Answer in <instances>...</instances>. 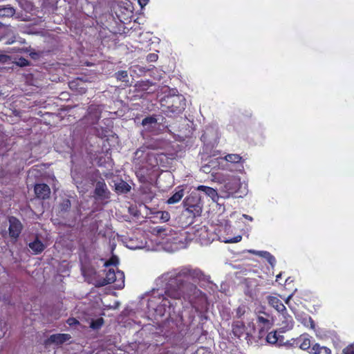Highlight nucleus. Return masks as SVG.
Wrapping results in <instances>:
<instances>
[{
    "label": "nucleus",
    "mask_w": 354,
    "mask_h": 354,
    "mask_svg": "<svg viewBox=\"0 0 354 354\" xmlns=\"http://www.w3.org/2000/svg\"><path fill=\"white\" fill-rule=\"evenodd\" d=\"M204 274L199 269L183 268L163 274L156 279L157 289H153L147 300L149 312L160 317L170 315L176 300L196 293V288L185 281L184 278L201 279Z\"/></svg>",
    "instance_id": "nucleus-1"
},
{
    "label": "nucleus",
    "mask_w": 354,
    "mask_h": 354,
    "mask_svg": "<svg viewBox=\"0 0 354 354\" xmlns=\"http://www.w3.org/2000/svg\"><path fill=\"white\" fill-rule=\"evenodd\" d=\"M108 283H113V287L115 289H122L124 286V274L123 272L120 271L115 268H109L104 279V282L102 285Z\"/></svg>",
    "instance_id": "nucleus-2"
},
{
    "label": "nucleus",
    "mask_w": 354,
    "mask_h": 354,
    "mask_svg": "<svg viewBox=\"0 0 354 354\" xmlns=\"http://www.w3.org/2000/svg\"><path fill=\"white\" fill-rule=\"evenodd\" d=\"M186 211L192 214L194 216H199L202 212L203 205L201 197L197 192H193L183 201Z\"/></svg>",
    "instance_id": "nucleus-3"
},
{
    "label": "nucleus",
    "mask_w": 354,
    "mask_h": 354,
    "mask_svg": "<svg viewBox=\"0 0 354 354\" xmlns=\"http://www.w3.org/2000/svg\"><path fill=\"white\" fill-rule=\"evenodd\" d=\"M242 184L241 179L235 176H232L224 182V185L221 192L224 194L223 197L229 198L231 195L234 194L239 192L241 188Z\"/></svg>",
    "instance_id": "nucleus-4"
},
{
    "label": "nucleus",
    "mask_w": 354,
    "mask_h": 354,
    "mask_svg": "<svg viewBox=\"0 0 354 354\" xmlns=\"http://www.w3.org/2000/svg\"><path fill=\"white\" fill-rule=\"evenodd\" d=\"M194 235L196 241L199 242L201 245H208L214 239V234L209 232L207 227L205 225L196 229Z\"/></svg>",
    "instance_id": "nucleus-5"
},
{
    "label": "nucleus",
    "mask_w": 354,
    "mask_h": 354,
    "mask_svg": "<svg viewBox=\"0 0 354 354\" xmlns=\"http://www.w3.org/2000/svg\"><path fill=\"white\" fill-rule=\"evenodd\" d=\"M279 330L281 333H285L291 330L294 326V321L290 315H289L286 310L280 313L279 315Z\"/></svg>",
    "instance_id": "nucleus-6"
},
{
    "label": "nucleus",
    "mask_w": 354,
    "mask_h": 354,
    "mask_svg": "<svg viewBox=\"0 0 354 354\" xmlns=\"http://www.w3.org/2000/svg\"><path fill=\"white\" fill-rule=\"evenodd\" d=\"M232 333L237 337H241L243 335L248 337L251 334V330L246 327L243 322L235 321L232 324Z\"/></svg>",
    "instance_id": "nucleus-7"
},
{
    "label": "nucleus",
    "mask_w": 354,
    "mask_h": 354,
    "mask_svg": "<svg viewBox=\"0 0 354 354\" xmlns=\"http://www.w3.org/2000/svg\"><path fill=\"white\" fill-rule=\"evenodd\" d=\"M9 234L12 238L17 239L22 230V225L21 222L15 217L9 218Z\"/></svg>",
    "instance_id": "nucleus-8"
},
{
    "label": "nucleus",
    "mask_w": 354,
    "mask_h": 354,
    "mask_svg": "<svg viewBox=\"0 0 354 354\" xmlns=\"http://www.w3.org/2000/svg\"><path fill=\"white\" fill-rule=\"evenodd\" d=\"M95 194L98 199L104 200L109 197V192L106 184L104 182H97L95 189Z\"/></svg>",
    "instance_id": "nucleus-9"
},
{
    "label": "nucleus",
    "mask_w": 354,
    "mask_h": 354,
    "mask_svg": "<svg viewBox=\"0 0 354 354\" xmlns=\"http://www.w3.org/2000/svg\"><path fill=\"white\" fill-rule=\"evenodd\" d=\"M267 300L269 305L274 308L279 314L286 310V306L277 297L268 296Z\"/></svg>",
    "instance_id": "nucleus-10"
},
{
    "label": "nucleus",
    "mask_w": 354,
    "mask_h": 354,
    "mask_svg": "<svg viewBox=\"0 0 354 354\" xmlns=\"http://www.w3.org/2000/svg\"><path fill=\"white\" fill-rule=\"evenodd\" d=\"M71 338L68 334H55L52 335L47 340L48 344H54L59 345L68 341Z\"/></svg>",
    "instance_id": "nucleus-11"
},
{
    "label": "nucleus",
    "mask_w": 354,
    "mask_h": 354,
    "mask_svg": "<svg viewBox=\"0 0 354 354\" xmlns=\"http://www.w3.org/2000/svg\"><path fill=\"white\" fill-rule=\"evenodd\" d=\"M35 192L38 198H48L50 193L49 187L46 184H37L35 187Z\"/></svg>",
    "instance_id": "nucleus-12"
},
{
    "label": "nucleus",
    "mask_w": 354,
    "mask_h": 354,
    "mask_svg": "<svg viewBox=\"0 0 354 354\" xmlns=\"http://www.w3.org/2000/svg\"><path fill=\"white\" fill-rule=\"evenodd\" d=\"M197 190L204 192L207 196L210 197L214 202H217L218 200L219 196L217 191L212 187L199 185L197 187Z\"/></svg>",
    "instance_id": "nucleus-13"
},
{
    "label": "nucleus",
    "mask_w": 354,
    "mask_h": 354,
    "mask_svg": "<svg viewBox=\"0 0 354 354\" xmlns=\"http://www.w3.org/2000/svg\"><path fill=\"white\" fill-rule=\"evenodd\" d=\"M248 252L265 258L272 266H274L276 262L275 258L268 252L249 250Z\"/></svg>",
    "instance_id": "nucleus-14"
},
{
    "label": "nucleus",
    "mask_w": 354,
    "mask_h": 354,
    "mask_svg": "<svg viewBox=\"0 0 354 354\" xmlns=\"http://www.w3.org/2000/svg\"><path fill=\"white\" fill-rule=\"evenodd\" d=\"M142 124L145 127V130L153 131L157 127L158 122L157 120L154 117L151 116L145 118L142 122Z\"/></svg>",
    "instance_id": "nucleus-15"
},
{
    "label": "nucleus",
    "mask_w": 354,
    "mask_h": 354,
    "mask_svg": "<svg viewBox=\"0 0 354 354\" xmlns=\"http://www.w3.org/2000/svg\"><path fill=\"white\" fill-rule=\"evenodd\" d=\"M297 344H299V348L302 350L310 348V340L307 335H301L298 338Z\"/></svg>",
    "instance_id": "nucleus-16"
},
{
    "label": "nucleus",
    "mask_w": 354,
    "mask_h": 354,
    "mask_svg": "<svg viewBox=\"0 0 354 354\" xmlns=\"http://www.w3.org/2000/svg\"><path fill=\"white\" fill-rule=\"evenodd\" d=\"M127 245L131 250L142 249L146 247V243L142 240L131 239L127 242Z\"/></svg>",
    "instance_id": "nucleus-17"
},
{
    "label": "nucleus",
    "mask_w": 354,
    "mask_h": 354,
    "mask_svg": "<svg viewBox=\"0 0 354 354\" xmlns=\"http://www.w3.org/2000/svg\"><path fill=\"white\" fill-rule=\"evenodd\" d=\"M30 248L35 253H41L45 248L44 245L38 239L29 243Z\"/></svg>",
    "instance_id": "nucleus-18"
},
{
    "label": "nucleus",
    "mask_w": 354,
    "mask_h": 354,
    "mask_svg": "<svg viewBox=\"0 0 354 354\" xmlns=\"http://www.w3.org/2000/svg\"><path fill=\"white\" fill-rule=\"evenodd\" d=\"M183 195V189H179L167 200V203L174 204L179 202L182 199Z\"/></svg>",
    "instance_id": "nucleus-19"
},
{
    "label": "nucleus",
    "mask_w": 354,
    "mask_h": 354,
    "mask_svg": "<svg viewBox=\"0 0 354 354\" xmlns=\"http://www.w3.org/2000/svg\"><path fill=\"white\" fill-rule=\"evenodd\" d=\"M15 12V9L10 6H5L0 8V17H10L14 15Z\"/></svg>",
    "instance_id": "nucleus-20"
},
{
    "label": "nucleus",
    "mask_w": 354,
    "mask_h": 354,
    "mask_svg": "<svg viewBox=\"0 0 354 354\" xmlns=\"http://www.w3.org/2000/svg\"><path fill=\"white\" fill-rule=\"evenodd\" d=\"M298 319L306 327L310 328L311 329H314L315 328V324H314L312 318L310 316H308L307 315H305L304 317H301L300 319L298 318Z\"/></svg>",
    "instance_id": "nucleus-21"
},
{
    "label": "nucleus",
    "mask_w": 354,
    "mask_h": 354,
    "mask_svg": "<svg viewBox=\"0 0 354 354\" xmlns=\"http://www.w3.org/2000/svg\"><path fill=\"white\" fill-rule=\"evenodd\" d=\"M267 341L270 344H278L279 345H281V340L279 339V337L277 335V332H271L267 335Z\"/></svg>",
    "instance_id": "nucleus-22"
},
{
    "label": "nucleus",
    "mask_w": 354,
    "mask_h": 354,
    "mask_svg": "<svg viewBox=\"0 0 354 354\" xmlns=\"http://www.w3.org/2000/svg\"><path fill=\"white\" fill-rule=\"evenodd\" d=\"M248 307L245 304L240 305L236 310V317L241 318L248 311Z\"/></svg>",
    "instance_id": "nucleus-23"
},
{
    "label": "nucleus",
    "mask_w": 354,
    "mask_h": 354,
    "mask_svg": "<svg viewBox=\"0 0 354 354\" xmlns=\"http://www.w3.org/2000/svg\"><path fill=\"white\" fill-rule=\"evenodd\" d=\"M224 158L226 161L232 163L240 162L242 159L239 154H228Z\"/></svg>",
    "instance_id": "nucleus-24"
},
{
    "label": "nucleus",
    "mask_w": 354,
    "mask_h": 354,
    "mask_svg": "<svg viewBox=\"0 0 354 354\" xmlns=\"http://www.w3.org/2000/svg\"><path fill=\"white\" fill-rule=\"evenodd\" d=\"M222 239V241L225 243H239L241 241L242 236L241 235H237L234 237H225L223 236L221 238Z\"/></svg>",
    "instance_id": "nucleus-25"
},
{
    "label": "nucleus",
    "mask_w": 354,
    "mask_h": 354,
    "mask_svg": "<svg viewBox=\"0 0 354 354\" xmlns=\"http://www.w3.org/2000/svg\"><path fill=\"white\" fill-rule=\"evenodd\" d=\"M116 190L120 192H128L130 189V186L125 182L122 181L116 185Z\"/></svg>",
    "instance_id": "nucleus-26"
},
{
    "label": "nucleus",
    "mask_w": 354,
    "mask_h": 354,
    "mask_svg": "<svg viewBox=\"0 0 354 354\" xmlns=\"http://www.w3.org/2000/svg\"><path fill=\"white\" fill-rule=\"evenodd\" d=\"M103 322H104L102 318L97 319L91 322L90 327L93 329H98L102 326Z\"/></svg>",
    "instance_id": "nucleus-27"
},
{
    "label": "nucleus",
    "mask_w": 354,
    "mask_h": 354,
    "mask_svg": "<svg viewBox=\"0 0 354 354\" xmlns=\"http://www.w3.org/2000/svg\"><path fill=\"white\" fill-rule=\"evenodd\" d=\"M257 322L258 323L263 324V327L269 328L270 326V320L263 316H258Z\"/></svg>",
    "instance_id": "nucleus-28"
},
{
    "label": "nucleus",
    "mask_w": 354,
    "mask_h": 354,
    "mask_svg": "<svg viewBox=\"0 0 354 354\" xmlns=\"http://www.w3.org/2000/svg\"><path fill=\"white\" fill-rule=\"evenodd\" d=\"M322 351V346H320L318 344H315L310 348V353L311 354H321Z\"/></svg>",
    "instance_id": "nucleus-29"
},
{
    "label": "nucleus",
    "mask_w": 354,
    "mask_h": 354,
    "mask_svg": "<svg viewBox=\"0 0 354 354\" xmlns=\"http://www.w3.org/2000/svg\"><path fill=\"white\" fill-rule=\"evenodd\" d=\"M115 75L118 80L122 81H125L128 77L127 72L125 71H119L115 74Z\"/></svg>",
    "instance_id": "nucleus-30"
},
{
    "label": "nucleus",
    "mask_w": 354,
    "mask_h": 354,
    "mask_svg": "<svg viewBox=\"0 0 354 354\" xmlns=\"http://www.w3.org/2000/svg\"><path fill=\"white\" fill-rule=\"evenodd\" d=\"M119 261H118V259L117 257H112L111 258V259L108 261H106L105 263H104V266H111V265H117Z\"/></svg>",
    "instance_id": "nucleus-31"
},
{
    "label": "nucleus",
    "mask_w": 354,
    "mask_h": 354,
    "mask_svg": "<svg viewBox=\"0 0 354 354\" xmlns=\"http://www.w3.org/2000/svg\"><path fill=\"white\" fill-rule=\"evenodd\" d=\"M343 353L344 354H353L354 353L353 345H349L347 347H346L343 350Z\"/></svg>",
    "instance_id": "nucleus-32"
},
{
    "label": "nucleus",
    "mask_w": 354,
    "mask_h": 354,
    "mask_svg": "<svg viewBox=\"0 0 354 354\" xmlns=\"http://www.w3.org/2000/svg\"><path fill=\"white\" fill-rule=\"evenodd\" d=\"M176 100H178V101H179V102H180V106L178 107V108H179V109H180V111L181 109H184V105H185V103L183 102V101H184V98H183V97L177 96L176 97H175V98L174 99V100H173V101H174V102H175V101H176Z\"/></svg>",
    "instance_id": "nucleus-33"
},
{
    "label": "nucleus",
    "mask_w": 354,
    "mask_h": 354,
    "mask_svg": "<svg viewBox=\"0 0 354 354\" xmlns=\"http://www.w3.org/2000/svg\"><path fill=\"white\" fill-rule=\"evenodd\" d=\"M155 230L156 231V232L158 234V235L160 236L162 239H165V236H167L168 234H161V233L162 232H164V229H162V227H157L155 228Z\"/></svg>",
    "instance_id": "nucleus-34"
},
{
    "label": "nucleus",
    "mask_w": 354,
    "mask_h": 354,
    "mask_svg": "<svg viewBox=\"0 0 354 354\" xmlns=\"http://www.w3.org/2000/svg\"><path fill=\"white\" fill-rule=\"evenodd\" d=\"M293 296V294L290 295L285 300V303L288 305V306L293 311L294 309L290 304V300Z\"/></svg>",
    "instance_id": "nucleus-35"
},
{
    "label": "nucleus",
    "mask_w": 354,
    "mask_h": 354,
    "mask_svg": "<svg viewBox=\"0 0 354 354\" xmlns=\"http://www.w3.org/2000/svg\"><path fill=\"white\" fill-rule=\"evenodd\" d=\"M211 354V353L207 351V349L205 348H201L200 349H198L196 352V354Z\"/></svg>",
    "instance_id": "nucleus-36"
},
{
    "label": "nucleus",
    "mask_w": 354,
    "mask_h": 354,
    "mask_svg": "<svg viewBox=\"0 0 354 354\" xmlns=\"http://www.w3.org/2000/svg\"><path fill=\"white\" fill-rule=\"evenodd\" d=\"M67 323L70 326H73V325L77 324L78 323V321L76 319H75V318H70V319H68Z\"/></svg>",
    "instance_id": "nucleus-37"
},
{
    "label": "nucleus",
    "mask_w": 354,
    "mask_h": 354,
    "mask_svg": "<svg viewBox=\"0 0 354 354\" xmlns=\"http://www.w3.org/2000/svg\"><path fill=\"white\" fill-rule=\"evenodd\" d=\"M202 169V171H203L204 173H206V174H208V173H209V172L211 171V170H210V167H209V165H203V166L202 167V169Z\"/></svg>",
    "instance_id": "nucleus-38"
},
{
    "label": "nucleus",
    "mask_w": 354,
    "mask_h": 354,
    "mask_svg": "<svg viewBox=\"0 0 354 354\" xmlns=\"http://www.w3.org/2000/svg\"><path fill=\"white\" fill-rule=\"evenodd\" d=\"M321 354H331V351L328 348L322 346V351Z\"/></svg>",
    "instance_id": "nucleus-39"
},
{
    "label": "nucleus",
    "mask_w": 354,
    "mask_h": 354,
    "mask_svg": "<svg viewBox=\"0 0 354 354\" xmlns=\"http://www.w3.org/2000/svg\"><path fill=\"white\" fill-rule=\"evenodd\" d=\"M231 228H232V227H231V225H228V223H226V224H225V225L224 226L223 230H224V231H225V232H227V234H229V233H230V232H231V231H232V230H232Z\"/></svg>",
    "instance_id": "nucleus-40"
},
{
    "label": "nucleus",
    "mask_w": 354,
    "mask_h": 354,
    "mask_svg": "<svg viewBox=\"0 0 354 354\" xmlns=\"http://www.w3.org/2000/svg\"><path fill=\"white\" fill-rule=\"evenodd\" d=\"M149 1V0H138V3L142 8L148 3Z\"/></svg>",
    "instance_id": "nucleus-41"
},
{
    "label": "nucleus",
    "mask_w": 354,
    "mask_h": 354,
    "mask_svg": "<svg viewBox=\"0 0 354 354\" xmlns=\"http://www.w3.org/2000/svg\"><path fill=\"white\" fill-rule=\"evenodd\" d=\"M20 64H21V66H26V65H27V64H28V61H27V60H26L25 59H23L21 60V62Z\"/></svg>",
    "instance_id": "nucleus-42"
},
{
    "label": "nucleus",
    "mask_w": 354,
    "mask_h": 354,
    "mask_svg": "<svg viewBox=\"0 0 354 354\" xmlns=\"http://www.w3.org/2000/svg\"><path fill=\"white\" fill-rule=\"evenodd\" d=\"M156 57H157V55H154V54H151V55H149V58H150V59H151V60H153V59H155L156 58Z\"/></svg>",
    "instance_id": "nucleus-43"
},
{
    "label": "nucleus",
    "mask_w": 354,
    "mask_h": 354,
    "mask_svg": "<svg viewBox=\"0 0 354 354\" xmlns=\"http://www.w3.org/2000/svg\"><path fill=\"white\" fill-rule=\"evenodd\" d=\"M243 216L245 217V218H247L248 220H250V221H252V218L248 215L243 214Z\"/></svg>",
    "instance_id": "nucleus-44"
},
{
    "label": "nucleus",
    "mask_w": 354,
    "mask_h": 354,
    "mask_svg": "<svg viewBox=\"0 0 354 354\" xmlns=\"http://www.w3.org/2000/svg\"><path fill=\"white\" fill-rule=\"evenodd\" d=\"M281 273H279V274H277L276 277V281H278L279 279H281Z\"/></svg>",
    "instance_id": "nucleus-45"
},
{
    "label": "nucleus",
    "mask_w": 354,
    "mask_h": 354,
    "mask_svg": "<svg viewBox=\"0 0 354 354\" xmlns=\"http://www.w3.org/2000/svg\"><path fill=\"white\" fill-rule=\"evenodd\" d=\"M150 157H153V158H155V156H154L153 154H151V155H150Z\"/></svg>",
    "instance_id": "nucleus-46"
}]
</instances>
